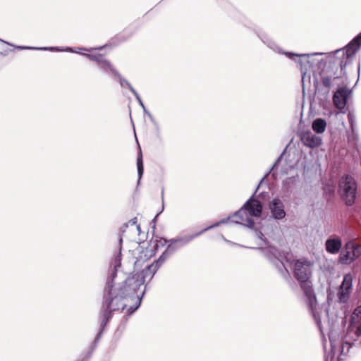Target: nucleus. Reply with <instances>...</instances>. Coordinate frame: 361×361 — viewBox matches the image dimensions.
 Masks as SVG:
<instances>
[{"mask_svg": "<svg viewBox=\"0 0 361 361\" xmlns=\"http://www.w3.org/2000/svg\"><path fill=\"white\" fill-rule=\"evenodd\" d=\"M137 175H138V184L140 183V180L142 176L143 172H144V168H143V161H142V152L140 149V152L137 155Z\"/></svg>", "mask_w": 361, "mask_h": 361, "instance_id": "21", "label": "nucleus"}, {"mask_svg": "<svg viewBox=\"0 0 361 361\" xmlns=\"http://www.w3.org/2000/svg\"><path fill=\"white\" fill-rule=\"evenodd\" d=\"M122 238H119L118 252L115 255L111 262L108 276L106 279L105 287L103 290L102 302L100 308L98 323L99 330L94 340V346L90 355L96 348L99 341L106 325L112 317V313L116 311L123 310L128 306L127 302L135 300L133 305L127 309L129 315L132 314L140 305L142 298L145 293V289L140 290L145 284V279L151 280L159 268L167 259L161 254V256L152 264L147 266L140 273L131 274L124 281L116 286L114 280L117 277V271L121 265Z\"/></svg>", "mask_w": 361, "mask_h": 361, "instance_id": "1", "label": "nucleus"}, {"mask_svg": "<svg viewBox=\"0 0 361 361\" xmlns=\"http://www.w3.org/2000/svg\"><path fill=\"white\" fill-rule=\"evenodd\" d=\"M114 75L118 78V79L119 80L120 85L122 87H123L124 85H126L132 92V88H133V87L127 80L123 78L117 71H114Z\"/></svg>", "mask_w": 361, "mask_h": 361, "instance_id": "23", "label": "nucleus"}, {"mask_svg": "<svg viewBox=\"0 0 361 361\" xmlns=\"http://www.w3.org/2000/svg\"><path fill=\"white\" fill-rule=\"evenodd\" d=\"M159 213H158L157 214H156L155 217L154 218L153 221H155L156 219L157 218V216H159Z\"/></svg>", "mask_w": 361, "mask_h": 361, "instance_id": "35", "label": "nucleus"}, {"mask_svg": "<svg viewBox=\"0 0 361 361\" xmlns=\"http://www.w3.org/2000/svg\"><path fill=\"white\" fill-rule=\"evenodd\" d=\"M132 92L133 94L135 95V98L137 99L139 104L140 105V106L143 109L144 111L149 116V117L150 118V119L152 121H153V117L152 116V114L147 110L146 107L145 106L139 94L137 92V91L134 89V88H132Z\"/></svg>", "mask_w": 361, "mask_h": 361, "instance_id": "24", "label": "nucleus"}, {"mask_svg": "<svg viewBox=\"0 0 361 361\" xmlns=\"http://www.w3.org/2000/svg\"><path fill=\"white\" fill-rule=\"evenodd\" d=\"M136 223H137V218H133V219H130L128 222V224H130L132 225L136 224Z\"/></svg>", "mask_w": 361, "mask_h": 361, "instance_id": "34", "label": "nucleus"}, {"mask_svg": "<svg viewBox=\"0 0 361 361\" xmlns=\"http://www.w3.org/2000/svg\"><path fill=\"white\" fill-rule=\"evenodd\" d=\"M345 343H346L347 345H350V346L348 347V348H349L350 347H351V346H352V344L348 343V342H346Z\"/></svg>", "mask_w": 361, "mask_h": 361, "instance_id": "38", "label": "nucleus"}, {"mask_svg": "<svg viewBox=\"0 0 361 361\" xmlns=\"http://www.w3.org/2000/svg\"><path fill=\"white\" fill-rule=\"evenodd\" d=\"M353 279L350 274H346L343 277V282L341 285V290L339 292V299L343 300L345 295L348 293V291L352 288Z\"/></svg>", "mask_w": 361, "mask_h": 361, "instance_id": "13", "label": "nucleus"}, {"mask_svg": "<svg viewBox=\"0 0 361 361\" xmlns=\"http://www.w3.org/2000/svg\"><path fill=\"white\" fill-rule=\"evenodd\" d=\"M355 246V244L353 242V241H348L347 242L345 245H344V247H343V250H347V251H350L352 252L353 250L354 249V247Z\"/></svg>", "mask_w": 361, "mask_h": 361, "instance_id": "30", "label": "nucleus"}, {"mask_svg": "<svg viewBox=\"0 0 361 361\" xmlns=\"http://www.w3.org/2000/svg\"><path fill=\"white\" fill-rule=\"evenodd\" d=\"M161 194H162V199L164 198V191L162 190L161 192Z\"/></svg>", "mask_w": 361, "mask_h": 361, "instance_id": "40", "label": "nucleus"}, {"mask_svg": "<svg viewBox=\"0 0 361 361\" xmlns=\"http://www.w3.org/2000/svg\"><path fill=\"white\" fill-rule=\"evenodd\" d=\"M5 44H8L4 40L0 39V54H3L4 49H3V47Z\"/></svg>", "mask_w": 361, "mask_h": 361, "instance_id": "32", "label": "nucleus"}, {"mask_svg": "<svg viewBox=\"0 0 361 361\" xmlns=\"http://www.w3.org/2000/svg\"><path fill=\"white\" fill-rule=\"evenodd\" d=\"M229 218H224L221 220L216 222L215 224L206 227L205 228L202 229V231L188 235H185L182 237H178L176 238H173L169 240V244L167 245L166 249L164 250V252L162 253L166 259H168L173 253H174L177 250L183 247V246L188 245L190 243L192 240H193L197 237L200 236L204 232H206L208 230H210L213 228L217 227L221 224L227 223V221Z\"/></svg>", "mask_w": 361, "mask_h": 361, "instance_id": "6", "label": "nucleus"}, {"mask_svg": "<svg viewBox=\"0 0 361 361\" xmlns=\"http://www.w3.org/2000/svg\"><path fill=\"white\" fill-rule=\"evenodd\" d=\"M348 142L355 145L357 141L358 140V133L355 128V133L353 131V129H350V132L348 133Z\"/></svg>", "mask_w": 361, "mask_h": 361, "instance_id": "25", "label": "nucleus"}, {"mask_svg": "<svg viewBox=\"0 0 361 361\" xmlns=\"http://www.w3.org/2000/svg\"><path fill=\"white\" fill-rule=\"evenodd\" d=\"M283 152L277 158V159L276 160V161L274 162V164H273L272 167L270 169L269 171L267 172L264 176L262 178V179L261 180L260 183H262V181H263L264 179H265L267 176L269 175V173L271 172V171L276 166V165L279 164V162L281 161L282 157H283Z\"/></svg>", "mask_w": 361, "mask_h": 361, "instance_id": "28", "label": "nucleus"}, {"mask_svg": "<svg viewBox=\"0 0 361 361\" xmlns=\"http://www.w3.org/2000/svg\"><path fill=\"white\" fill-rule=\"evenodd\" d=\"M221 238L226 242H228V240H226L225 238H224V236L221 235Z\"/></svg>", "mask_w": 361, "mask_h": 361, "instance_id": "39", "label": "nucleus"}, {"mask_svg": "<svg viewBox=\"0 0 361 361\" xmlns=\"http://www.w3.org/2000/svg\"><path fill=\"white\" fill-rule=\"evenodd\" d=\"M283 54H285L286 56H288L289 59L298 61L300 63L301 66V68L303 67L307 69V64L310 63V61H308V58L310 56H316V55H322V53H312V54H297L293 52L289 51H285L282 52Z\"/></svg>", "mask_w": 361, "mask_h": 361, "instance_id": "11", "label": "nucleus"}, {"mask_svg": "<svg viewBox=\"0 0 361 361\" xmlns=\"http://www.w3.org/2000/svg\"><path fill=\"white\" fill-rule=\"evenodd\" d=\"M128 227V223H125L121 228V232L124 233Z\"/></svg>", "mask_w": 361, "mask_h": 361, "instance_id": "33", "label": "nucleus"}, {"mask_svg": "<svg viewBox=\"0 0 361 361\" xmlns=\"http://www.w3.org/2000/svg\"><path fill=\"white\" fill-rule=\"evenodd\" d=\"M93 346H94V342L92 343V345H91V347H90V351L88 352V353H87V356H86L85 358H83V359L82 360V361H88V360H89V359L90 358V357H91V356H92V353H91V355H90V352L92 351V347H93Z\"/></svg>", "mask_w": 361, "mask_h": 361, "instance_id": "31", "label": "nucleus"}, {"mask_svg": "<svg viewBox=\"0 0 361 361\" xmlns=\"http://www.w3.org/2000/svg\"><path fill=\"white\" fill-rule=\"evenodd\" d=\"M351 94V90L347 87H339L334 94L333 103L334 106L340 110V112L345 114V106L348 98Z\"/></svg>", "mask_w": 361, "mask_h": 361, "instance_id": "8", "label": "nucleus"}, {"mask_svg": "<svg viewBox=\"0 0 361 361\" xmlns=\"http://www.w3.org/2000/svg\"><path fill=\"white\" fill-rule=\"evenodd\" d=\"M300 139L305 146L310 148L317 147L322 144V138L310 131L302 132Z\"/></svg>", "mask_w": 361, "mask_h": 361, "instance_id": "10", "label": "nucleus"}, {"mask_svg": "<svg viewBox=\"0 0 361 361\" xmlns=\"http://www.w3.org/2000/svg\"><path fill=\"white\" fill-rule=\"evenodd\" d=\"M357 188V183L352 176L345 175L341 179L339 182L340 192L347 205L351 206L355 203Z\"/></svg>", "mask_w": 361, "mask_h": 361, "instance_id": "7", "label": "nucleus"}, {"mask_svg": "<svg viewBox=\"0 0 361 361\" xmlns=\"http://www.w3.org/2000/svg\"><path fill=\"white\" fill-rule=\"evenodd\" d=\"M355 260L361 255V246L355 245L352 251Z\"/></svg>", "mask_w": 361, "mask_h": 361, "instance_id": "27", "label": "nucleus"}, {"mask_svg": "<svg viewBox=\"0 0 361 361\" xmlns=\"http://www.w3.org/2000/svg\"><path fill=\"white\" fill-rule=\"evenodd\" d=\"M361 47V32L355 37L344 48L337 49L328 57L324 68L320 72V78L326 92L331 87L344 85L345 67L350 64Z\"/></svg>", "mask_w": 361, "mask_h": 361, "instance_id": "2", "label": "nucleus"}, {"mask_svg": "<svg viewBox=\"0 0 361 361\" xmlns=\"http://www.w3.org/2000/svg\"><path fill=\"white\" fill-rule=\"evenodd\" d=\"M348 120L350 124V128L353 129V131L355 133V128L356 127V118L353 112H348Z\"/></svg>", "mask_w": 361, "mask_h": 361, "instance_id": "26", "label": "nucleus"}, {"mask_svg": "<svg viewBox=\"0 0 361 361\" xmlns=\"http://www.w3.org/2000/svg\"><path fill=\"white\" fill-rule=\"evenodd\" d=\"M326 126V121L321 118H318L314 120L312 125V130L317 134H320L324 132Z\"/></svg>", "mask_w": 361, "mask_h": 361, "instance_id": "17", "label": "nucleus"}, {"mask_svg": "<svg viewBox=\"0 0 361 361\" xmlns=\"http://www.w3.org/2000/svg\"><path fill=\"white\" fill-rule=\"evenodd\" d=\"M83 56L87 57L88 59L97 62V66H99L105 59L102 54H82Z\"/></svg>", "mask_w": 361, "mask_h": 361, "instance_id": "22", "label": "nucleus"}, {"mask_svg": "<svg viewBox=\"0 0 361 361\" xmlns=\"http://www.w3.org/2000/svg\"><path fill=\"white\" fill-rule=\"evenodd\" d=\"M255 231L256 236L262 240L266 247H259L258 249L265 253L267 257L277 267L279 271L288 276H290L288 269L286 268L284 261L288 262L287 255L288 252L281 251L274 246L269 245V241L264 237V234L260 230L257 228H252Z\"/></svg>", "mask_w": 361, "mask_h": 361, "instance_id": "5", "label": "nucleus"}, {"mask_svg": "<svg viewBox=\"0 0 361 361\" xmlns=\"http://www.w3.org/2000/svg\"><path fill=\"white\" fill-rule=\"evenodd\" d=\"M298 180V176L288 177L285 180H283L282 183V188L283 190L289 192L292 191V189L296 185V183Z\"/></svg>", "mask_w": 361, "mask_h": 361, "instance_id": "16", "label": "nucleus"}, {"mask_svg": "<svg viewBox=\"0 0 361 361\" xmlns=\"http://www.w3.org/2000/svg\"><path fill=\"white\" fill-rule=\"evenodd\" d=\"M325 245L326 250L329 253L336 254L342 247V241L339 238H329L326 240Z\"/></svg>", "mask_w": 361, "mask_h": 361, "instance_id": "12", "label": "nucleus"}, {"mask_svg": "<svg viewBox=\"0 0 361 361\" xmlns=\"http://www.w3.org/2000/svg\"><path fill=\"white\" fill-rule=\"evenodd\" d=\"M329 341H330V344H331V350L328 353L326 352V342L324 343L323 345H324V348L325 350L324 361H333V360L334 358V355H335L334 351L336 348V339L334 338L333 334L332 333L329 334Z\"/></svg>", "mask_w": 361, "mask_h": 361, "instance_id": "14", "label": "nucleus"}, {"mask_svg": "<svg viewBox=\"0 0 361 361\" xmlns=\"http://www.w3.org/2000/svg\"><path fill=\"white\" fill-rule=\"evenodd\" d=\"M18 49H39V50H56V51H71L74 53H80V51L75 48L72 47H18Z\"/></svg>", "mask_w": 361, "mask_h": 361, "instance_id": "15", "label": "nucleus"}, {"mask_svg": "<svg viewBox=\"0 0 361 361\" xmlns=\"http://www.w3.org/2000/svg\"><path fill=\"white\" fill-rule=\"evenodd\" d=\"M259 188V184L255 189L253 195L250 197L248 200L235 212L232 216H228L227 222L231 221L232 223L242 225L249 228H253L255 225L252 217H258L261 215L262 212V202L254 198L257 190Z\"/></svg>", "mask_w": 361, "mask_h": 361, "instance_id": "4", "label": "nucleus"}, {"mask_svg": "<svg viewBox=\"0 0 361 361\" xmlns=\"http://www.w3.org/2000/svg\"><path fill=\"white\" fill-rule=\"evenodd\" d=\"M259 37L261 38V39L262 40V42L264 44H267V46L269 48H271V49H273L275 51H277L279 53L281 52V49L271 39H269V37L265 34L259 35Z\"/></svg>", "mask_w": 361, "mask_h": 361, "instance_id": "19", "label": "nucleus"}, {"mask_svg": "<svg viewBox=\"0 0 361 361\" xmlns=\"http://www.w3.org/2000/svg\"><path fill=\"white\" fill-rule=\"evenodd\" d=\"M98 68L104 73H111L114 74V71H116L111 65L109 61L104 59L99 66Z\"/></svg>", "mask_w": 361, "mask_h": 361, "instance_id": "20", "label": "nucleus"}, {"mask_svg": "<svg viewBox=\"0 0 361 361\" xmlns=\"http://www.w3.org/2000/svg\"><path fill=\"white\" fill-rule=\"evenodd\" d=\"M284 207V204L280 199H273L269 204L271 216L276 220H281L284 219L286 216Z\"/></svg>", "mask_w": 361, "mask_h": 361, "instance_id": "9", "label": "nucleus"}, {"mask_svg": "<svg viewBox=\"0 0 361 361\" xmlns=\"http://www.w3.org/2000/svg\"><path fill=\"white\" fill-rule=\"evenodd\" d=\"M137 229L139 230V229H140V225H137Z\"/></svg>", "mask_w": 361, "mask_h": 361, "instance_id": "41", "label": "nucleus"}, {"mask_svg": "<svg viewBox=\"0 0 361 361\" xmlns=\"http://www.w3.org/2000/svg\"><path fill=\"white\" fill-rule=\"evenodd\" d=\"M360 65L359 64L358 68H357L358 73H360Z\"/></svg>", "mask_w": 361, "mask_h": 361, "instance_id": "37", "label": "nucleus"}, {"mask_svg": "<svg viewBox=\"0 0 361 361\" xmlns=\"http://www.w3.org/2000/svg\"><path fill=\"white\" fill-rule=\"evenodd\" d=\"M339 262L342 264H349L352 263L355 259L350 251L342 250L339 255Z\"/></svg>", "mask_w": 361, "mask_h": 361, "instance_id": "18", "label": "nucleus"}, {"mask_svg": "<svg viewBox=\"0 0 361 361\" xmlns=\"http://www.w3.org/2000/svg\"><path fill=\"white\" fill-rule=\"evenodd\" d=\"M77 49L79 50H87V49H84V48H77Z\"/></svg>", "mask_w": 361, "mask_h": 361, "instance_id": "36", "label": "nucleus"}, {"mask_svg": "<svg viewBox=\"0 0 361 361\" xmlns=\"http://www.w3.org/2000/svg\"><path fill=\"white\" fill-rule=\"evenodd\" d=\"M312 263L307 259L295 260L294 262L293 274L297 281L300 283V287L307 299L308 306L312 311L317 324L321 330L322 322L314 313V309L317 305V300L310 281L312 276Z\"/></svg>", "mask_w": 361, "mask_h": 361, "instance_id": "3", "label": "nucleus"}, {"mask_svg": "<svg viewBox=\"0 0 361 361\" xmlns=\"http://www.w3.org/2000/svg\"><path fill=\"white\" fill-rule=\"evenodd\" d=\"M361 315V305L355 309L352 314V320H355Z\"/></svg>", "mask_w": 361, "mask_h": 361, "instance_id": "29", "label": "nucleus"}]
</instances>
